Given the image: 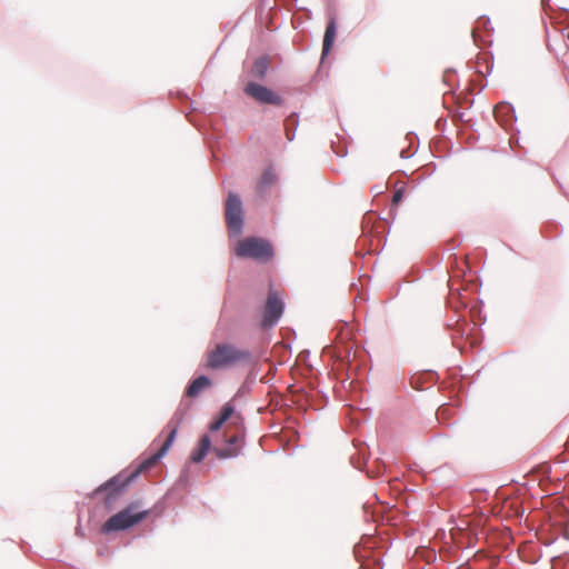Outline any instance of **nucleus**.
<instances>
[{"mask_svg": "<svg viewBox=\"0 0 569 569\" xmlns=\"http://www.w3.org/2000/svg\"><path fill=\"white\" fill-rule=\"evenodd\" d=\"M269 68V60L266 57L257 59L251 68V74L256 78L262 79Z\"/></svg>", "mask_w": 569, "mask_h": 569, "instance_id": "4468645a", "label": "nucleus"}, {"mask_svg": "<svg viewBox=\"0 0 569 569\" xmlns=\"http://www.w3.org/2000/svg\"><path fill=\"white\" fill-rule=\"evenodd\" d=\"M403 198V188H399L397 189L395 192H393V196H392V206L396 207L398 206L401 200Z\"/></svg>", "mask_w": 569, "mask_h": 569, "instance_id": "2eb2a0df", "label": "nucleus"}, {"mask_svg": "<svg viewBox=\"0 0 569 569\" xmlns=\"http://www.w3.org/2000/svg\"><path fill=\"white\" fill-rule=\"evenodd\" d=\"M233 407L230 403H226L220 412L218 419H216L209 427L211 432L219 431L224 422L232 416Z\"/></svg>", "mask_w": 569, "mask_h": 569, "instance_id": "f8f14e48", "label": "nucleus"}, {"mask_svg": "<svg viewBox=\"0 0 569 569\" xmlns=\"http://www.w3.org/2000/svg\"><path fill=\"white\" fill-rule=\"evenodd\" d=\"M283 302L277 291L270 290L264 306L263 326H273L282 316Z\"/></svg>", "mask_w": 569, "mask_h": 569, "instance_id": "0eeeda50", "label": "nucleus"}, {"mask_svg": "<svg viewBox=\"0 0 569 569\" xmlns=\"http://www.w3.org/2000/svg\"><path fill=\"white\" fill-rule=\"evenodd\" d=\"M233 251L239 258H251L262 261L269 260L273 254L271 244L264 239L256 237H248L239 240L236 243Z\"/></svg>", "mask_w": 569, "mask_h": 569, "instance_id": "20e7f679", "label": "nucleus"}, {"mask_svg": "<svg viewBox=\"0 0 569 569\" xmlns=\"http://www.w3.org/2000/svg\"><path fill=\"white\" fill-rule=\"evenodd\" d=\"M337 33V27L335 20H330L327 24L325 36H323V44H322V56H326L329 53L332 43L335 41Z\"/></svg>", "mask_w": 569, "mask_h": 569, "instance_id": "9b49d317", "label": "nucleus"}, {"mask_svg": "<svg viewBox=\"0 0 569 569\" xmlns=\"http://www.w3.org/2000/svg\"><path fill=\"white\" fill-rule=\"evenodd\" d=\"M502 108H507V107H506V106L496 107V109H495V114L497 116V114H498V112H499Z\"/></svg>", "mask_w": 569, "mask_h": 569, "instance_id": "dca6fc26", "label": "nucleus"}, {"mask_svg": "<svg viewBox=\"0 0 569 569\" xmlns=\"http://www.w3.org/2000/svg\"><path fill=\"white\" fill-rule=\"evenodd\" d=\"M251 362L252 355L249 350L230 342H219L207 351L204 366L210 370H226Z\"/></svg>", "mask_w": 569, "mask_h": 569, "instance_id": "f03ea898", "label": "nucleus"}, {"mask_svg": "<svg viewBox=\"0 0 569 569\" xmlns=\"http://www.w3.org/2000/svg\"><path fill=\"white\" fill-rule=\"evenodd\" d=\"M149 510H138V503H131L116 515L111 516L101 527L102 533L121 531L133 527L149 516Z\"/></svg>", "mask_w": 569, "mask_h": 569, "instance_id": "7ed1b4c3", "label": "nucleus"}, {"mask_svg": "<svg viewBox=\"0 0 569 569\" xmlns=\"http://www.w3.org/2000/svg\"><path fill=\"white\" fill-rule=\"evenodd\" d=\"M243 440V436L239 432L227 436L224 439V446L213 447V452L219 459L233 458L240 453L241 443Z\"/></svg>", "mask_w": 569, "mask_h": 569, "instance_id": "6e6552de", "label": "nucleus"}, {"mask_svg": "<svg viewBox=\"0 0 569 569\" xmlns=\"http://www.w3.org/2000/svg\"><path fill=\"white\" fill-rule=\"evenodd\" d=\"M277 180V176L273 169L269 168L263 171L259 182H258V191L264 192L270 186H272Z\"/></svg>", "mask_w": 569, "mask_h": 569, "instance_id": "ddd939ff", "label": "nucleus"}, {"mask_svg": "<svg viewBox=\"0 0 569 569\" xmlns=\"http://www.w3.org/2000/svg\"><path fill=\"white\" fill-rule=\"evenodd\" d=\"M244 92L247 96L254 99L259 103L273 106H280L282 103V99L279 94H277L269 88L256 82H249L244 87Z\"/></svg>", "mask_w": 569, "mask_h": 569, "instance_id": "423d86ee", "label": "nucleus"}, {"mask_svg": "<svg viewBox=\"0 0 569 569\" xmlns=\"http://www.w3.org/2000/svg\"><path fill=\"white\" fill-rule=\"evenodd\" d=\"M242 216L243 211L240 198L234 193H229L226 201V221L232 232L239 233L241 231L243 222Z\"/></svg>", "mask_w": 569, "mask_h": 569, "instance_id": "39448f33", "label": "nucleus"}, {"mask_svg": "<svg viewBox=\"0 0 569 569\" xmlns=\"http://www.w3.org/2000/svg\"><path fill=\"white\" fill-rule=\"evenodd\" d=\"M210 448H211L210 437L207 435L202 436L199 441L198 448L194 449L191 453L190 458H191L192 462H196V463L200 462L206 457V455L208 453Z\"/></svg>", "mask_w": 569, "mask_h": 569, "instance_id": "9d476101", "label": "nucleus"}, {"mask_svg": "<svg viewBox=\"0 0 569 569\" xmlns=\"http://www.w3.org/2000/svg\"><path fill=\"white\" fill-rule=\"evenodd\" d=\"M211 386V380L206 376H199L187 388L186 395L196 398L201 391Z\"/></svg>", "mask_w": 569, "mask_h": 569, "instance_id": "1a4fd4ad", "label": "nucleus"}, {"mask_svg": "<svg viewBox=\"0 0 569 569\" xmlns=\"http://www.w3.org/2000/svg\"><path fill=\"white\" fill-rule=\"evenodd\" d=\"M177 432H178V423H176L171 428L166 441L162 443V446L156 453L150 456L148 459L143 460L129 475H127L126 472H120L117 476L112 477L107 482H104L100 487H98L97 492H107V501L108 502L111 501L112 499H114L140 473H142V472L149 470L150 468H152L153 466H156V463L159 461V459H161L168 452L170 447L172 446V443L176 439Z\"/></svg>", "mask_w": 569, "mask_h": 569, "instance_id": "f257e3e1", "label": "nucleus"}]
</instances>
